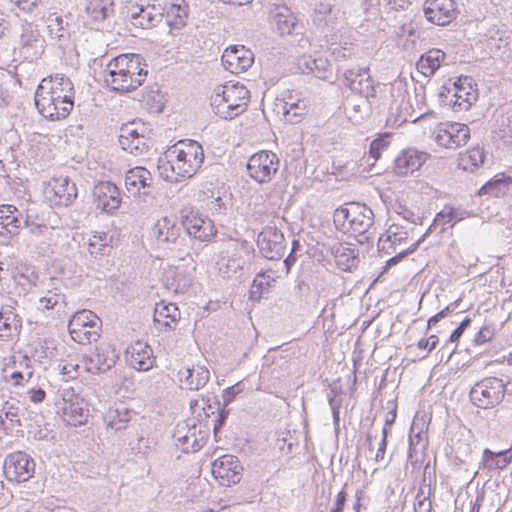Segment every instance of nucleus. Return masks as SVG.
<instances>
[{
	"label": "nucleus",
	"instance_id": "1",
	"mask_svg": "<svg viewBox=\"0 0 512 512\" xmlns=\"http://www.w3.org/2000/svg\"><path fill=\"white\" fill-rule=\"evenodd\" d=\"M75 90L64 74L44 77L38 84L34 104L38 112L51 121L66 118L74 106Z\"/></svg>",
	"mask_w": 512,
	"mask_h": 512
},
{
	"label": "nucleus",
	"instance_id": "2",
	"mask_svg": "<svg viewBox=\"0 0 512 512\" xmlns=\"http://www.w3.org/2000/svg\"><path fill=\"white\" fill-rule=\"evenodd\" d=\"M139 54H120L112 58L104 70V80L114 92L128 93L136 90L145 81L147 65Z\"/></svg>",
	"mask_w": 512,
	"mask_h": 512
},
{
	"label": "nucleus",
	"instance_id": "3",
	"mask_svg": "<svg viewBox=\"0 0 512 512\" xmlns=\"http://www.w3.org/2000/svg\"><path fill=\"white\" fill-rule=\"evenodd\" d=\"M172 175H166L170 181L192 177L204 160L202 146L195 140H180L165 152Z\"/></svg>",
	"mask_w": 512,
	"mask_h": 512
},
{
	"label": "nucleus",
	"instance_id": "4",
	"mask_svg": "<svg viewBox=\"0 0 512 512\" xmlns=\"http://www.w3.org/2000/svg\"><path fill=\"white\" fill-rule=\"evenodd\" d=\"M249 100L250 92L243 84L228 82L215 88L210 105L220 118L231 120L246 111Z\"/></svg>",
	"mask_w": 512,
	"mask_h": 512
},
{
	"label": "nucleus",
	"instance_id": "5",
	"mask_svg": "<svg viewBox=\"0 0 512 512\" xmlns=\"http://www.w3.org/2000/svg\"><path fill=\"white\" fill-rule=\"evenodd\" d=\"M101 320L91 310L75 312L68 322L71 338L82 345L96 342L100 337Z\"/></svg>",
	"mask_w": 512,
	"mask_h": 512
},
{
	"label": "nucleus",
	"instance_id": "6",
	"mask_svg": "<svg viewBox=\"0 0 512 512\" xmlns=\"http://www.w3.org/2000/svg\"><path fill=\"white\" fill-rule=\"evenodd\" d=\"M469 397L471 402L480 409L494 408L505 397L503 380L493 376L485 377L474 384Z\"/></svg>",
	"mask_w": 512,
	"mask_h": 512
},
{
	"label": "nucleus",
	"instance_id": "7",
	"mask_svg": "<svg viewBox=\"0 0 512 512\" xmlns=\"http://www.w3.org/2000/svg\"><path fill=\"white\" fill-rule=\"evenodd\" d=\"M180 224L190 238L200 242L211 241L217 233L213 221L191 207L180 210Z\"/></svg>",
	"mask_w": 512,
	"mask_h": 512
},
{
	"label": "nucleus",
	"instance_id": "8",
	"mask_svg": "<svg viewBox=\"0 0 512 512\" xmlns=\"http://www.w3.org/2000/svg\"><path fill=\"white\" fill-rule=\"evenodd\" d=\"M175 446L184 453L199 451L207 439V432L202 431L194 420L178 422L172 434Z\"/></svg>",
	"mask_w": 512,
	"mask_h": 512
},
{
	"label": "nucleus",
	"instance_id": "9",
	"mask_svg": "<svg viewBox=\"0 0 512 512\" xmlns=\"http://www.w3.org/2000/svg\"><path fill=\"white\" fill-rule=\"evenodd\" d=\"M35 468L34 459L24 451L9 453L3 462V474L9 482L28 481L33 477Z\"/></svg>",
	"mask_w": 512,
	"mask_h": 512
},
{
	"label": "nucleus",
	"instance_id": "10",
	"mask_svg": "<svg viewBox=\"0 0 512 512\" xmlns=\"http://www.w3.org/2000/svg\"><path fill=\"white\" fill-rule=\"evenodd\" d=\"M280 160L272 151L263 150L253 154L246 165L248 175L258 183L270 182L279 170Z\"/></svg>",
	"mask_w": 512,
	"mask_h": 512
},
{
	"label": "nucleus",
	"instance_id": "11",
	"mask_svg": "<svg viewBox=\"0 0 512 512\" xmlns=\"http://www.w3.org/2000/svg\"><path fill=\"white\" fill-rule=\"evenodd\" d=\"M256 244L260 254L271 261L283 258L287 248L284 234L276 226H265L258 234Z\"/></svg>",
	"mask_w": 512,
	"mask_h": 512
},
{
	"label": "nucleus",
	"instance_id": "12",
	"mask_svg": "<svg viewBox=\"0 0 512 512\" xmlns=\"http://www.w3.org/2000/svg\"><path fill=\"white\" fill-rule=\"evenodd\" d=\"M343 84L352 92L364 97L368 102L376 98L377 83L370 75L369 68L354 67L343 74Z\"/></svg>",
	"mask_w": 512,
	"mask_h": 512
},
{
	"label": "nucleus",
	"instance_id": "13",
	"mask_svg": "<svg viewBox=\"0 0 512 512\" xmlns=\"http://www.w3.org/2000/svg\"><path fill=\"white\" fill-rule=\"evenodd\" d=\"M211 472L222 486H230L240 482L243 466L234 455H223L212 463Z\"/></svg>",
	"mask_w": 512,
	"mask_h": 512
},
{
	"label": "nucleus",
	"instance_id": "14",
	"mask_svg": "<svg viewBox=\"0 0 512 512\" xmlns=\"http://www.w3.org/2000/svg\"><path fill=\"white\" fill-rule=\"evenodd\" d=\"M454 99L449 100V106L456 111H467L478 98L476 84L469 76H460L452 82Z\"/></svg>",
	"mask_w": 512,
	"mask_h": 512
},
{
	"label": "nucleus",
	"instance_id": "15",
	"mask_svg": "<svg viewBox=\"0 0 512 512\" xmlns=\"http://www.w3.org/2000/svg\"><path fill=\"white\" fill-rule=\"evenodd\" d=\"M423 11L429 22L445 26L456 18L457 4L454 0H426Z\"/></svg>",
	"mask_w": 512,
	"mask_h": 512
},
{
	"label": "nucleus",
	"instance_id": "16",
	"mask_svg": "<svg viewBox=\"0 0 512 512\" xmlns=\"http://www.w3.org/2000/svg\"><path fill=\"white\" fill-rule=\"evenodd\" d=\"M94 204L106 213H113L121 204L120 190L110 181L98 182L92 191Z\"/></svg>",
	"mask_w": 512,
	"mask_h": 512
},
{
	"label": "nucleus",
	"instance_id": "17",
	"mask_svg": "<svg viewBox=\"0 0 512 512\" xmlns=\"http://www.w3.org/2000/svg\"><path fill=\"white\" fill-rule=\"evenodd\" d=\"M222 64L231 73L245 72L254 62V54L243 45H234L226 48L222 55Z\"/></svg>",
	"mask_w": 512,
	"mask_h": 512
},
{
	"label": "nucleus",
	"instance_id": "18",
	"mask_svg": "<svg viewBox=\"0 0 512 512\" xmlns=\"http://www.w3.org/2000/svg\"><path fill=\"white\" fill-rule=\"evenodd\" d=\"M25 224V214L10 204L0 205V235L11 238L19 234Z\"/></svg>",
	"mask_w": 512,
	"mask_h": 512
},
{
	"label": "nucleus",
	"instance_id": "19",
	"mask_svg": "<svg viewBox=\"0 0 512 512\" xmlns=\"http://www.w3.org/2000/svg\"><path fill=\"white\" fill-rule=\"evenodd\" d=\"M53 196L50 201L56 206L68 207L78 196L76 184L67 176L53 178L50 182Z\"/></svg>",
	"mask_w": 512,
	"mask_h": 512
},
{
	"label": "nucleus",
	"instance_id": "20",
	"mask_svg": "<svg viewBox=\"0 0 512 512\" xmlns=\"http://www.w3.org/2000/svg\"><path fill=\"white\" fill-rule=\"evenodd\" d=\"M63 414L68 417L71 424L84 423L88 410L85 408L84 400L74 393L72 389H65L62 392Z\"/></svg>",
	"mask_w": 512,
	"mask_h": 512
},
{
	"label": "nucleus",
	"instance_id": "21",
	"mask_svg": "<svg viewBox=\"0 0 512 512\" xmlns=\"http://www.w3.org/2000/svg\"><path fill=\"white\" fill-rule=\"evenodd\" d=\"M374 224V213L373 210L366 204L352 202L351 203V218H350V230L353 234L364 236L365 239L368 237L365 234Z\"/></svg>",
	"mask_w": 512,
	"mask_h": 512
},
{
	"label": "nucleus",
	"instance_id": "22",
	"mask_svg": "<svg viewBox=\"0 0 512 512\" xmlns=\"http://www.w3.org/2000/svg\"><path fill=\"white\" fill-rule=\"evenodd\" d=\"M336 266L342 271H351L358 266L359 250L354 244L336 242L329 247Z\"/></svg>",
	"mask_w": 512,
	"mask_h": 512
},
{
	"label": "nucleus",
	"instance_id": "23",
	"mask_svg": "<svg viewBox=\"0 0 512 512\" xmlns=\"http://www.w3.org/2000/svg\"><path fill=\"white\" fill-rule=\"evenodd\" d=\"M126 360L134 369L147 371L153 367L155 358L148 344L137 341L126 349Z\"/></svg>",
	"mask_w": 512,
	"mask_h": 512
},
{
	"label": "nucleus",
	"instance_id": "24",
	"mask_svg": "<svg viewBox=\"0 0 512 512\" xmlns=\"http://www.w3.org/2000/svg\"><path fill=\"white\" fill-rule=\"evenodd\" d=\"M428 158V154L415 149L403 150L394 161L397 175L406 176L420 169Z\"/></svg>",
	"mask_w": 512,
	"mask_h": 512
},
{
	"label": "nucleus",
	"instance_id": "25",
	"mask_svg": "<svg viewBox=\"0 0 512 512\" xmlns=\"http://www.w3.org/2000/svg\"><path fill=\"white\" fill-rule=\"evenodd\" d=\"M152 180V175L146 168L137 166L126 172L124 181L127 191L132 196H140L141 189L144 190L143 195L149 193L146 189L151 186Z\"/></svg>",
	"mask_w": 512,
	"mask_h": 512
},
{
	"label": "nucleus",
	"instance_id": "26",
	"mask_svg": "<svg viewBox=\"0 0 512 512\" xmlns=\"http://www.w3.org/2000/svg\"><path fill=\"white\" fill-rule=\"evenodd\" d=\"M118 358V353L111 345L97 347L89 358L88 371L92 373L106 372L116 364Z\"/></svg>",
	"mask_w": 512,
	"mask_h": 512
},
{
	"label": "nucleus",
	"instance_id": "27",
	"mask_svg": "<svg viewBox=\"0 0 512 512\" xmlns=\"http://www.w3.org/2000/svg\"><path fill=\"white\" fill-rule=\"evenodd\" d=\"M408 239L405 227L399 224H391L384 234L378 239V251L382 255H390L396 252V246Z\"/></svg>",
	"mask_w": 512,
	"mask_h": 512
},
{
	"label": "nucleus",
	"instance_id": "28",
	"mask_svg": "<svg viewBox=\"0 0 512 512\" xmlns=\"http://www.w3.org/2000/svg\"><path fill=\"white\" fill-rule=\"evenodd\" d=\"M181 387L190 391H197L203 388L209 381L210 373L206 367L183 368L177 373Z\"/></svg>",
	"mask_w": 512,
	"mask_h": 512
},
{
	"label": "nucleus",
	"instance_id": "29",
	"mask_svg": "<svg viewBox=\"0 0 512 512\" xmlns=\"http://www.w3.org/2000/svg\"><path fill=\"white\" fill-rule=\"evenodd\" d=\"M166 24L170 29H182L188 19L189 6L185 0H169L165 3Z\"/></svg>",
	"mask_w": 512,
	"mask_h": 512
},
{
	"label": "nucleus",
	"instance_id": "30",
	"mask_svg": "<svg viewBox=\"0 0 512 512\" xmlns=\"http://www.w3.org/2000/svg\"><path fill=\"white\" fill-rule=\"evenodd\" d=\"M181 227L176 219L164 216L156 221L153 226V234L158 242L177 244L181 239Z\"/></svg>",
	"mask_w": 512,
	"mask_h": 512
},
{
	"label": "nucleus",
	"instance_id": "31",
	"mask_svg": "<svg viewBox=\"0 0 512 512\" xmlns=\"http://www.w3.org/2000/svg\"><path fill=\"white\" fill-rule=\"evenodd\" d=\"M271 15L278 33L282 36L293 34L299 26L296 16L285 5L276 6L271 11Z\"/></svg>",
	"mask_w": 512,
	"mask_h": 512
},
{
	"label": "nucleus",
	"instance_id": "32",
	"mask_svg": "<svg viewBox=\"0 0 512 512\" xmlns=\"http://www.w3.org/2000/svg\"><path fill=\"white\" fill-rule=\"evenodd\" d=\"M45 22L51 40L56 41L60 46L69 42L71 37V25L63 17L55 13L49 14Z\"/></svg>",
	"mask_w": 512,
	"mask_h": 512
},
{
	"label": "nucleus",
	"instance_id": "33",
	"mask_svg": "<svg viewBox=\"0 0 512 512\" xmlns=\"http://www.w3.org/2000/svg\"><path fill=\"white\" fill-rule=\"evenodd\" d=\"M181 318V313L176 304L161 301L154 309L153 321L163 327L174 330L175 325Z\"/></svg>",
	"mask_w": 512,
	"mask_h": 512
},
{
	"label": "nucleus",
	"instance_id": "34",
	"mask_svg": "<svg viewBox=\"0 0 512 512\" xmlns=\"http://www.w3.org/2000/svg\"><path fill=\"white\" fill-rule=\"evenodd\" d=\"M163 17L164 13L155 6L140 7L131 14L132 24L143 29L156 27Z\"/></svg>",
	"mask_w": 512,
	"mask_h": 512
},
{
	"label": "nucleus",
	"instance_id": "35",
	"mask_svg": "<svg viewBox=\"0 0 512 512\" xmlns=\"http://www.w3.org/2000/svg\"><path fill=\"white\" fill-rule=\"evenodd\" d=\"M470 216L471 213L461 207L445 205L444 208L436 214L431 225L434 227L437 223H441L443 226L449 225V227H453L456 223ZM444 230L445 228L442 227L441 232H444Z\"/></svg>",
	"mask_w": 512,
	"mask_h": 512
},
{
	"label": "nucleus",
	"instance_id": "36",
	"mask_svg": "<svg viewBox=\"0 0 512 512\" xmlns=\"http://www.w3.org/2000/svg\"><path fill=\"white\" fill-rule=\"evenodd\" d=\"M445 59V53L440 49H430L426 53L422 54L417 62V69L424 76H432L441 66V63Z\"/></svg>",
	"mask_w": 512,
	"mask_h": 512
},
{
	"label": "nucleus",
	"instance_id": "37",
	"mask_svg": "<svg viewBox=\"0 0 512 512\" xmlns=\"http://www.w3.org/2000/svg\"><path fill=\"white\" fill-rule=\"evenodd\" d=\"M512 184V178L503 174L494 176L491 180L486 182L479 190V195H490L493 197H500L505 195Z\"/></svg>",
	"mask_w": 512,
	"mask_h": 512
},
{
	"label": "nucleus",
	"instance_id": "38",
	"mask_svg": "<svg viewBox=\"0 0 512 512\" xmlns=\"http://www.w3.org/2000/svg\"><path fill=\"white\" fill-rule=\"evenodd\" d=\"M131 414L132 411L124 404L120 403L107 411L105 421L108 427L116 431L121 430L125 428L126 424L130 421Z\"/></svg>",
	"mask_w": 512,
	"mask_h": 512
},
{
	"label": "nucleus",
	"instance_id": "39",
	"mask_svg": "<svg viewBox=\"0 0 512 512\" xmlns=\"http://www.w3.org/2000/svg\"><path fill=\"white\" fill-rule=\"evenodd\" d=\"M303 72L312 73L315 77L322 80H329L331 74V65L324 58L304 59L299 64Z\"/></svg>",
	"mask_w": 512,
	"mask_h": 512
},
{
	"label": "nucleus",
	"instance_id": "40",
	"mask_svg": "<svg viewBox=\"0 0 512 512\" xmlns=\"http://www.w3.org/2000/svg\"><path fill=\"white\" fill-rule=\"evenodd\" d=\"M512 459L510 450L494 453L488 448L483 451L482 463L489 470L504 469Z\"/></svg>",
	"mask_w": 512,
	"mask_h": 512
},
{
	"label": "nucleus",
	"instance_id": "41",
	"mask_svg": "<svg viewBox=\"0 0 512 512\" xmlns=\"http://www.w3.org/2000/svg\"><path fill=\"white\" fill-rule=\"evenodd\" d=\"M87 14L95 21H103L114 12L113 0H89L86 5Z\"/></svg>",
	"mask_w": 512,
	"mask_h": 512
},
{
	"label": "nucleus",
	"instance_id": "42",
	"mask_svg": "<svg viewBox=\"0 0 512 512\" xmlns=\"http://www.w3.org/2000/svg\"><path fill=\"white\" fill-rule=\"evenodd\" d=\"M39 302L43 308L56 310L57 313L64 312L66 307L65 295L58 288L48 290Z\"/></svg>",
	"mask_w": 512,
	"mask_h": 512
},
{
	"label": "nucleus",
	"instance_id": "43",
	"mask_svg": "<svg viewBox=\"0 0 512 512\" xmlns=\"http://www.w3.org/2000/svg\"><path fill=\"white\" fill-rule=\"evenodd\" d=\"M21 328V322L17 315L12 311L0 312V337L9 338L18 334Z\"/></svg>",
	"mask_w": 512,
	"mask_h": 512
},
{
	"label": "nucleus",
	"instance_id": "44",
	"mask_svg": "<svg viewBox=\"0 0 512 512\" xmlns=\"http://www.w3.org/2000/svg\"><path fill=\"white\" fill-rule=\"evenodd\" d=\"M2 410L5 413V418L8 419L10 431H13L15 427L20 425L22 418L25 419L24 414L29 413V410L19 403L5 402Z\"/></svg>",
	"mask_w": 512,
	"mask_h": 512
},
{
	"label": "nucleus",
	"instance_id": "45",
	"mask_svg": "<svg viewBox=\"0 0 512 512\" xmlns=\"http://www.w3.org/2000/svg\"><path fill=\"white\" fill-rule=\"evenodd\" d=\"M282 111L287 122L298 123L308 112L307 101L297 100V102L290 103L289 106H282Z\"/></svg>",
	"mask_w": 512,
	"mask_h": 512
},
{
	"label": "nucleus",
	"instance_id": "46",
	"mask_svg": "<svg viewBox=\"0 0 512 512\" xmlns=\"http://www.w3.org/2000/svg\"><path fill=\"white\" fill-rule=\"evenodd\" d=\"M272 282H274V278L268 272L260 271L253 280L250 289V299L259 300Z\"/></svg>",
	"mask_w": 512,
	"mask_h": 512
},
{
	"label": "nucleus",
	"instance_id": "47",
	"mask_svg": "<svg viewBox=\"0 0 512 512\" xmlns=\"http://www.w3.org/2000/svg\"><path fill=\"white\" fill-rule=\"evenodd\" d=\"M39 31L31 23L22 25L19 43L22 49L29 50L34 48L39 42Z\"/></svg>",
	"mask_w": 512,
	"mask_h": 512
},
{
	"label": "nucleus",
	"instance_id": "48",
	"mask_svg": "<svg viewBox=\"0 0 512 512\" xmlns=\"http://www.w3.org/2000/svg\"><path fill=\"white\" fill-rule=\"evenodd\" d=\"M147 141L148 138L143 133L140 136L136 137V139L131 140V142L122 140L121 148L125 151H128L134 156H140L148 152L149 145Z\"/></svg>",
	"mask_w": 512,
	"mask_h": 512
},
{
	"label": "nucleus",
	"instance_id": "49",
	"mask_svg": "<svg viewBox=\"0 0 512 512\" xmlns=\"http://www.w3.org/2000/svg\"><path fill=\"white\" fill-rule=\"evenodd\" d=\"M450 135L455 148L464 146L470 139V129L467 125L461 123H450Z\"/></svg>",
	"mask_w": 512,
	"mask_h": 512
},
{
	"label": "nucleus",
	"instance_id": "50",
	"mask_svg": "<svg viewBox=\"0 0 512 512\" xmlns=\"http://www.w3.org/2000/svg\"><path fill=\"white\" fill-rule=\"evenodd\" d=\"M145 132L144 126L135 121L123 124L119 130V144L122 145V140L131 142Z\"/></svg>",
	"mask_w": 512,
	"mask_h": 512
},
{
	"label": "nucleus",
	"instance_id": "51",
	"mask_svg": "<svg viewBox=\"0 0 512 512\" xmlns=\"http://www.w3.org/2000/svg\"><path fill=\"white\" fill-rule=\"evenodd\" d=\"M485 159V152L482 147H474L467 151L466 155L462 157L464 169H468V165L477 168L483 164Z\"/></svg>",
	"mask_w": 512,
	"mask_h": 512
},
{
	"label": "nucleus",
	"instance_id": "52",
	"mask_svg": "<svg viewBox=\"0 0 512 512\" xmlns=\"http://www.w3.org/2000/svg\"><path fill=\"white\" fill-rule=\"evenodd\" d=\"M350 218H351V203L347 206H341L334 211L333 221L335 227L338 230H345L348 227L350 228Z\"/></svg>",
	"mask_w": 512,
	"mask_h": 512
},
{
	"label": "nucleus",
	"instance_id": "53",
	"mask_svg": "<svg viewBox=\"0 0 512 512\" xmlns=\"http://www.w3.org/2000/svg\"><path fill=\"white\" fill-rule=\"evenodd\" d=\"M24 227L28 228L30 234L35 236L43 235L44 230L47 229L45 220H41V222L34 221V209L26 210Z\"/></svg>",
	"mask_w": 512,
	"mask_h": 512
},
{
	"label": "nucleus",
	"instance_id": "54",
	"mask_svg": "<svg viewBox=\"0 0 512 512\" xmlns=\"http://www.w3.org/2000/svg\"><path fill=\"white\" fill-rule=\"evenodd\" d=\"M498 136L504 141L508 142L512 139V116L509 114L501 115L498 120Z\"/></svg>",
	"mask_w": 512,
	"mask_h": 512
},
{
	"label": "nucleus",
	"instance_id": "55",
	"mask_svg": "<svg viewBox=\"0 0 512 512\" xmlns=\"http://www.w3.org/2000/svg\"><path fill=\"white\" fill-rule=\"evenodd\" d=\"M495 328L493 324L483 325L473 339L475 345H483L493 339Z\"/></svg>",
	"mask_w": 512,
	"mask_h": 512
},
{
	"label": "nucleus",
	"instance_id": "56",
	"mask_svg": "<svg viewBox=\"0 0 512 512\" xmlns=\"http://www.w3.org/2000/svg\"><path fill=\"white\" fill-rule=\"evenodd\" d=\"M450 126L449 124H446L443 127H440L437 131L435 141L439 146L449 148V149H456L455 145L452 142V136L450 135Z\"/></svg>",
	"mask_w": 512,
	"mask_h": 512
},
{
	"label": "nucleus",
	"instance_id": "57",
	"mask_svg": "<svg viewBox=\"0 0 512 512\" xmlns=\"http://www.w3.org/2000/svg\"><path fill=\"white\" fill-rule=\"evenodd\" d=\"M430 493L428 496L424 495L422 489H420L416 495V501L414 503L415 512H431L432 503L429 499Z\"/></svg>",
	"mask_w": 512,
	"mask_h": 512
},
{
	"label": "nucleus",
	"instance_id": "58",
	"mask_svg": "<svg viewBox=\"0 0 512 512\" xmlns=\"http://www.w3.org/2000/svg\"><path fill=\"white\" fill-rule=\"evenodd\" d=\"M328 402L330 405V408L332 410V416H333V422L335 426L339 425L340 421V407H341V400L336 399L335 392L331 390L328 393Z\"/></svg>",
	"mask_w": 512,
	"mask_h": 512
},
{
	"label": "nucleus",
	"instance_id": "59",
	"mask_svg": "<svg viewBox=\"0 0 512 512\" xmlns=\"http://www.w3.org/2000/svg\"><path fill=\"white\" fill-rule=\"evenodd\" d=\"M101 239L94 236V240L89 242V252L91 255L97 257L98 255L103 256L107 253L110 247L107 244L100 243Z\"/></svg>",
	"mask_w": 512,
	"mask_h": 512
},
{
	"label": "nucleus",
	"instance_id": "60",
	"mask_svg": "<svg viewBox=\"0 0 512 512\" xmlns=\"http://www.w3.org/2000/svg\"><path fill=\"white\" fill-rule=\"evenodd\" d=\"M387 147L388 142L384 138H377L371 142L369 154L372 158L377 160L381 155V151L386 149Z\"/></svg>",
	"mask_w": 512,
	"mask_h": 512
},
{
	"label": "nucleus",
	"instance_id": "61",
	"mask_svg": "<svg viewBox=\"0 0 512 512\" xmlns=\"http://www.w3.org/2000/svg\"><path fill=\"white\" fill-rule=\"evenodd\" d=\"M25 419L22 418L18 427L34 428L39 427L42 422V416L29 410L28 414H24Z\"/></svg>",
	"mask_w": 512,
	"mask_h": 512
},
{
	"label": "nucleus",
	"instance_id": "62",
	"mask_svg": "<svg viewBox=\"0 0 512 512\" xmlns=\"http://www.w3.org/2000/svg\"><path fill=\"white\" fill-rule=\"evenodd\" d=\"M241 392H242L241 382H238V383L224 389L223 394H222V399H223L224 405H228L230 402H232L233 399Z\"/></svg>",
	"mask_w": 512,
	"mask_h": 512
},
{
	"label": "nucleus",
	"instance_id": "63",
	"mask_svg": "<svg viewBox=\"0 0 512 512\" xmlns=\"http://www.w3.org/2000/svg\"><path fill=\"white\" fill-rule=\"evenodd\" d=\"M213 215H225L227 207L220 196L213 198L208 204Z\"/></svg>",
	"mask_w": 512,
	"mask_h": 512
},
{
	"label": "nucleus",
	"instance_id": "64",
	"mask_svg": "<svg viewBox=\"0 0 512 512\" xmlns=\"http://www.w3.org/2000/svg\"><path fill=\"white\" fill-rule=\"evenodd\" d=\"M452 88V82L451 80H448L447 83H445L442 87H441V90L439 91L438 93V98H439V102L442 104V105H448L449 106V100L450 99H454L452 97V94H453V90H451Z\"/></svg>",
	"mask_w": 512,
	"mask_h": 512
}]
</instances>
